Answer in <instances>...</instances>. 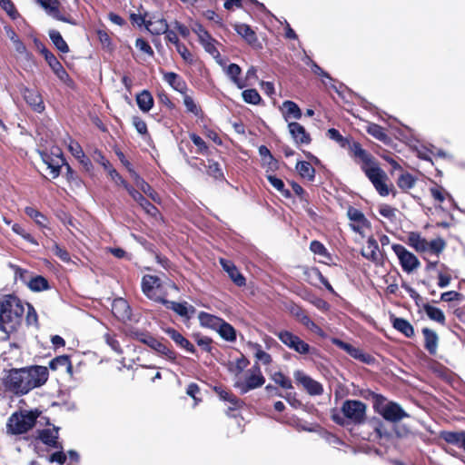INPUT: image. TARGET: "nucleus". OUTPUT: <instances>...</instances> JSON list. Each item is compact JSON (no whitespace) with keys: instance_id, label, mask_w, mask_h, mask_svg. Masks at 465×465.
Listing matches in <instances>:
<instances>
[{"instance_id":"16","label":"nucleus","mask_w":465,"mask_h":465,"mask_svg":"<svg viewBox=\"0 0 465 465\" xmlns=\"http://www.w3.org/2000/svg\"><path fill=\"white\" fill-rule=\"evenodd\" d=\"M365 175L371 182L380 195H389L390 189L386 183L387 176L378 165L371 169L365 170Z\"/></svg>"},{"instance_id":"24","label":"nucleus","mask_w":465,"mask_h":465,"mask_svg":"<svg viewBox=\"0 0 465 465\" xmlns=\"http://www.w3.org/2000/svg\"><path fill=\"white\" fill-rule=\"evenodd\" d=\"M288 129L292 138L293 139L296 145L310 144L312 142L311 134L306 129L297 122H292L288 124Z\"/></svg>"},{"instance_id":"59","label":"nucleus","mask_w":465,"mask_h":465,"mask_svg":"<svg viewBox=\"0 0 465 465\" xmlns=\"http://www.w3.org/2000/svg\"><path fill=\"white\" fill-rule=\"evenodd\" d=\"M272 381L282 389H292V380L282 371H276L272 376Z\"/></svg>"},{"instance_id":"60","label":"nucleus","mask_w":465,"mask_h":465,"mask_svg":"<svg viewBox=\"0 0 465 465\" xmlns=\"http://www.w3.org/2000/svg\"><path fill=\"white\" fill-rule=\"evenodd\" d=\"M12 231L15 233L20 235L24 240L30 242L31 244L35 245V246L38 245V242L36 241V239L31 233L27 232L25 231V229L21 224H19V223L12 224Z\"/></svg>"},{"instance_id":"11","label":"nucleus","mask_w":465,"mask_h":465,"mask_svg":"<svg viewBox=\"0 0 465 465\" xmlns=\"http://www.w3.org/2000/svg\"><path fill=\"white\" fill-rule=\"evenodd\" d=\"M41 158L43 162L51 170L52 177L57 178L60 175L61 168L65 164V158L59 147H53L51 152L41 151Z\"/></svg>"},{"instance_id":"64","label":"nucleus","mask_w":465,"mask_h":465,"mask_svg":"<svg viewBox=\"0 0 465 465\" xmlns=\"http://www.w3.org/2000/svg\"><path fill=\"white\" fill-rule=\"evenodd\" d=\"M132 124L136 129L137 133L143 136H150L147 124L140 116L134 115L132 117Z\"/></svg>"},{"instance_id":"36","label":"nucleus","mask_w":465,"mask_h":465,"mask_svg":"<svg viewBox=\"0 0 465 465\" xmlns=\"http://www.w3.org/2000/svg\"><path fill=\"white\" fill-rule=\"evenodd\" d=\"M225 73L231 81L239 88L242 89L247 86L246 80L240 77L242 74V68L237 64H230Z\"/></svg>"},{"instance_id":"40","label":"nucleus","mask_w":465,"mask_h":465,"mask_svg":"<svg viewBox=\"0 0 465 465\" xmlns=\"http://www.w3.org/2000/svg\"><path fill=\"white\" fill-rule=\"evenodd\" d=\"M295 168L302 178L309 182L314 181L316 171L309 162L298 161Z\"/></svg>"},{"instance_id":"55","label":"nucleus","mask_w":465,"mask_h":465,"mask_svg":"<svg viewBox=\"0 0 465 465\" xmlns=\"http://www.w3.org/2000/svg\"><path fill=\"white\" fill-rule=\"evenodd\" d=\"M242 96L246 104L257 105L262 102V97L260 94L254 88L243 90L242 93Z\"/></svg>"},{"instance_id":"43","label":"nucleus","mask_w":465,"mask_h":465,"mask_svg":"<svg viewBox=\"0 0 465 465\" xmlns=\"http://www.w3.org/2000/svg\"><path fill=\"white\" fill-rule=\"evenodd\" d=\"M25 213L30 217L39 227L47 228L48 218L35 207L26 206L25 208Z\"/></svg>"},{"instance_id":"51","label":"nucleus","mask_w":465,"mask_h":465,"mask_svg":"<svg viewBox=\"0 0 465 465\" xmlns=\"http://www.w3.org/2000/svg\"><path fill=\"white\" fill-rule=\"evenodd\" d=\"M327 136L335 141L341 148H348L350 143L353 141L351 137H344L341 135L339 130L335 128H330L327 131Z\"/></svg>"},{"instance_id":"62","label":"nucleus","mask_w":465,"mask_h":465,"mask_svg":"<svg viewBox=\"0 0 465 465\" xmlns=\"http://www.w3.org/2000/svg\"><path fill=\"white\" fill-rule=\"evenodd\" d=\"M183 95V104L186 107L188 113L193 114L195 116H199L202 114L201 107L196 104L193 98L187 94V92Z\"/></svg>"},{"instance_id":"56","label":"nucleus","mask_w":465,"mask_h":465,"mask_svg":"<svg viewBox=\"0 0 465 465\" xmlns=\"http://www.w3.org/2000/svg\"><path fill=\"white\" fill-rule=\"evenodd\" d=\"M191 141L197 147V153L200 154L207 155L210 153L209 147L203 139L195 133H191L189 134Z\"/></svg>"},{"instance_id":"45","label":"nucleus","mask_w":465,"mask_h":465,"mask_svg":"<svg viewBox=\"0 0 465 465\" xmlns=\"http://www.w3.org/2000/svg\"><path fill=\"white\" fill-rule=\"evenodd\" d=\"M201 164H203L206 170L207 173L213 177L215 180H223L224 174L220 166V163L213 159H208L207 164L204 163L203 160H201Z\"/></svg>"},{"instance_id":"53","label":"nucleus","mask_w":465,"mask_h":465,"mask_svg":"<svg viewBox=\"0 0 465 465\" xmlns=\"http://www.w3.org/2000/svg\"><path fill=\"white\" fill-rule=\"evenodd\" d=\"M266 178L269 183L273 186L285 198H291L292 193L290 190L285 188L284 183L282 179L276 177L273 174H266Z\"/></svg>"},{"instance_id":"57","label":"nucleus","mask_w":465,"mask_h":465,"mask_svg":"<svg viewBox=\"0 0 465 465\" xmlns=\"http://www.w3.org/2000/svg\"><path fill=\"white\" fill-rule=\"evenodd\" d=\"M250 345L255 350L254 356L258 361H262L264 365H270L272 363V356L262 349L261 344L251 343Z\"/></svg>"},{"instance_id":"33","label":"nucleus","mask_w":465,"mask_h":465,"mask_svg":"<svg viewBox=\"0 0 465 465\" xmlns=\"http://www.w3.org/2000/svg\"><path fill=\"white\" fill-rule=\"evenodd\" d=\"M421 332L424 337V349L430 355H436L439 344V336L437 332L428 327L422 328Z\"/></svg>"},{"instance_id":"58","label":"nucleus","mask_w":465,"mask_h":465,"mask_svg":"<svg viewBox=\"0 0 465 465\" xmlns=\"http://www.w3.org/2000/svg\"><path fill=\"white\" fill-rule=\"evenodd\" d=\"M416 183V179L410 173H404L400 175L397 181L398 186L402 190L411 189Z\"/></svg>"},{"instance_id":"54","label":"nucleus","mask_w":465,"mask_h":465,"mask_svg":"<svg viewBox=\"0 0 465 465\" xmlns=\"http://www.w3.org/2000/svg\"><path fill=\"white\" fill-rule=\"evenodd\" d=\"M450 269L445 264H440V270L438 272V286L440 288L447 287L451 281Z\"/></svg>"},{"instance_id":"1","label":"nucleus","mask_w":465,"mask_h":465,"mask_svg":"<svg viewBox=\"0 0 465 465\" xmlns=\"http://www.w3.org/2000/svg\"><path fill=\"white\" fill-rule=\"evenodd\" d=\"M49 378L48 368L32 365L24 368H12L2 379L5 391L16 396H23L46 383Z\"/></svg>"},{"instance_id":"31","label":"nucleus","mask_w":465,"mask_h":465,"mask_svg":"<svg viewBox=\"0 0 465 465\" xmlns=\"http://www.w3.org/2000/svg\"><path fill=\"white\" fill-rule=\"evenodd\" d=\"M164 331L180 348L193 354L196 352L194 345L177 330L167 328Z\"/></svg>"},{"instance_id":"63","label":"nucleus","mask_w":465,"mask_h":465,"mask_svg":"<svg viewBox=\"0 0 465 465\" xmlns=\"http://www.w3.org/2000/svg\"><path fill=\"white\" fill-rule=\"evenodd\" d=\"M310 250L314 254H318L322 257L331 259V254L329 253L327 248L320 241H317V240L312 241L310 243Z\"/></svg>"},{"instance_id":"49","label":"nucleus","mask_w":465,"mask_h":465,"mask_svg":"<svg viewBox=\"0 0 465 465\" xmlns=\"http://www.w3.org/2000/svg\"><path fill=\"white\" fill-rule=\"evenodd\" d=\"M49 37L54 44V45L63 54H66L70 51L67 43L64 40L62 35L57 30H50Z\"/></svg>"},{"instance_id":"35","label":"nucleus","mask_w":465,"mask_h":465,"mask_svg":"<svg viewBox=\"0 0 465 465\" xmlns=\"http://www.w3.org/2000/svg\"><path fill=\"white\" fill-rule=\"evenodd\" d=\"M392 327L407 338H412L415 335L414 328L409 321L404 318L391 316Z\"/></svg>"},{"instance_id":"27","label":"nucleus","mask_w":465,"mask_h":465,"mask_svg":"<svg viewBox=\"0 0 465 465\" xmlns=\"http://www.w3.org/2000/svg\"><path fill=\"white\" fill-rule=\"evenodd\" d=\"M48 65L52 69L53 73L55 74V76L64 83L66 86L70 88H74L75 85L74 81L72 79V77L68 74L66 70L64 68L62 64L59 62V60L54 56L53 59H51L48 63Z\"/></svg>"},{"instance_id":"7","label":"nucleus","mask_w":465,"mask_h":465,"mask_svg":"<svg viewBox=\"0 0 465 465\" xmlns=\"http://www.w3.org/2000/svg\"><path fill=\"white\" fill-rule=\"evenodd\" d=\"M141 286L143 294L155 302L162 303L167 297L163 281L158 276L145 274L142 278Z\"/></svg>"},{"instance_id":"23","label":"nucleus","mask_w":465,"mask_h":465,"mask_svg":"<svg viewBox=\"0 0 465 465\" xmlns=\"http://www.w3.org/2000/svg\"><path fill=\"white\" fill-rule=\"evenodd\" d=\"M331 343L339 349L346 351L351 357L355 360H359L361 362L369 363L371 356L362 351V350L354 347L353 345L343 341L338 338H333Z\"/></svg>"},{"instance_id":"61","label":"nucleus","mask_w":465,"mask_h":465,"mask_svg":"<svg viewBox=\"0 0 465 465\" xmlns=\"http://www.w3.org/2000/svg\"><path fill=\"white\" fill-rule=\"evenodd\" d=\"M27 312L25 315V323L27 326H34L36 329H39V322H38V314L35 309V307L27 302Z\"/></svg>"},{"instance_id":"21","label":"nucleus","mask_w":465,"mask_h":465,"mask_svg":"<svg viewBox=\"0 0 465 465\" xmlns=\"http://www.w3.org/2000/svg\"><path fill=\"white\" fill-rule=\"evenodd\" d=\"M37 3L48 12L54 19L67 24L74 25L73 18L70 15H64L60 12L59 0H36Z\"/></svg>"},{"instance_id":"39","label":"nucleus","mask_w":465,"mask_h":465,"mask_svg":"<svg viewBox=\"0 0 465 465\" xmlns=\"http://www.w3.org/2000/svg\"><path fill=\"white\" fill-rule=\"evenodd\" d=\"M282 107L284 109L283 116L286 121L289 118H293L295 120H300L302 116V113L299 105L293 101H284L282 103Z\"/></svg>"},{"instance_id":"9","label":"nucleus","mask_w":465,"mask_h":465,"mask_svg":"<svg viewBox=\"0 0 465 465\" xmlns=\"http://www.w3.org/2000/svg\"><path fill=\"white\" fill-rule=\"evenodd\" d=\"M265 383V378L262 373L260 364L255 362L246 372L244 381H237L234 387L238 388L242 394L260 388Z\"/></svg>"},{"instance_id":"6","label":"nucleus","mask_w":465,"mask_h":465,"mask_svg":"<svg viewBox=\"0 0 465 465\" xmlns=\"http://www.w3.org/2000/svg\"><path fill=\"white\" fill-rule=\"evenodd\" d=\"M368 393L374 400L373 408L379 412L384 420L391 422H397L405 417H409L408 413L394 401H386V398L368 390Z\"/></svg>"},{"instance_id":"12","label":"nucleus","mask_w":465,"mask_h":465,"mask_svg":"<svg viewBox=\"0 0 465 465\" xmlns=\"http://www.w3.org/2000/svg\"><path fill=\"white\" fill-rule=\"evenodd\" d=\"M391 249L397 255L403 272L411 273L420 267V262L419 259L403 245L394 243L391 245Z\"/></svg>"},{"instance_id":"10","label":"nucleus","mask_w":465,"mask_h":465,"mask_svg":"<svg viewBox=\"0 0 465 465\" xmlns=\"http://www.w3.org/2000/svg\"><path fill=\"white\" fill-rule=\"evenodd\" d=\"M348 150L350 156L356 163L360 164L364 173L365 170L371 169L378 165L372 154L363 149L359 142L353 140L351 143H350Z\"/></svg>"},{"instance_id":"47","label":"nucleus","mask_w":465,"mask_h":465,"mask_svg":"<svg viewBox=\"0 0 465 465\" xmlns=\"http://www.w3.org/2000/svg\"><path fill=\"white\" fill-rule=\"evenodd\" d=\"M27 285L33 292H43L50 289L48 280L42 275L32 277Z\"/></svg>"},{"instance_id":"37","label":"nucleus","mask_w":465,"mask_h":465,"mask_svg":"<svg viewBox=\"0 0 465 465\" xmlns=\"http://www.w3.org/2000/svg\"><path fill=\"white\" fill-rule=\"evenodd\" d=\"M136 104L141 111L148 113L153 108L154 100L148 90H143L136 94Z\"/></svg>"},{"instance_id":"4","label":"nucleus","mask_w":465,"mask_h":465,"mask_svg":"<svg viewBox=\"0 0 465 465\" xmlns=\"http://www.w3.org/2000/svg\"><path fill=\"white\" fill-rule=\"evenodd\" d=\"M41 413L38 409L18 410L13 412L7 419V434L17 436L27 433L35 426Z\"/></svg>"},{"instance_id":"30","label":"nucleus","mask_w":465,"mask_h":465,"mask_svg":"<svg viewBox=\"0 0 465 465\" xmlns=\"http://www.w3.org/2000/svg\"><path fill=\"white\" fill-rule=\"evenodd\" d=\"M233 28L236 33L247 42L248 45L252 47H261V44L258 41L256 33L249 25L235 24L233 25Z\"/></svg>"},{"instance_id":"32","label":"nucleus","mask_w":465,"mask_h":465,"mask_svg":"<svg viewBox=\"0 0 465 465\" xmlns=\"http://www.w3.org/2000/svg\"><path fill=\"white\" fill-rule=\"evenodd\" d=\"M440 439L445 442L454 445L460 449L465 450V431H450L441 430L439 435Z\"/></svg>"},{"instance_id":"29","label":"nucleus","mask_w":465,"mask_h":465,"mask_svg":"<svg viewBox=\"0 0 465 465\" xmlns=\"http://www.w3.org/2000/svg\"><path fill=\"white\" fill-rule=\"evenodd\" d=\"M163 80L175 91L185 94L188 90L185 80L174 72H163Z\"/></svg>"},{"instance_id":"20","label":"nucleus","mask_w":465,"mask_h":465,"mask_svg":"<svg viewBox=\"0 0 465 465\" xmlns=\"http://www.w3.org/2000/svg\"><path fill=\"white\" fill-rule=\"evenodd\" d=\"M126 191L130 196L143 208V210L152 217L160 215V211L149 200H147L138 190L130 185Z\"/></svg>"},{"instance_id":"22","label":"nucleus","mask_w":465,"mask_h":465,"mask_svg":"<svg viewBox=\"0 0 465 465\" xmlns=\"http://www.w3.org/2000/svg\"><path fill=\"white\" fill-rule=\"evenodd\" d=\"M147 346L172 362L176 361L177 352L172 349L171 344L167 341H162L153 337Z\"/></svg>"},{"instance_id":"19","label":"nucleus","mask_w":465,"mask_h":465,"mask_svg":"<svg viewBox=\"0 0 465 465\" xmlns=\"http://www.w3.org/2000/svg\"><path fill=\"white\" fill-rule=\"evenodd\" d=\"M304 280L314 287L323 285L330 292L334 293V289L330 282L322 275L317 267H307L303 271Z\"/></svg>"},{"instance_id":"18","label":"nucleus","mask_w":465,"mask_h":465,"mask_svg":"<svg viewBox=\"0 0 465 465\" xmlns=\"http://www.w3.org/2000/svg\"><path fill=\"white\" fill-rule=\"evenodd\" d=\"M59 430L60 427L55 425H53L52 429L38 430L37 439L47 447L56 450H63V444L58 440Z\"/></svg>"},{"instance_id":"14","label":"nucleus","mask_w":465,"mask_h":465,"mask_svg":"<svg viewBox=\"0 0 465 465\" xmlns=\"http://www.w3.org/2000/svg\"><path fill=\"white\" fill-rule=\"evenodd\" d=\"M19 92L23 95L27 105L35 113L41 114L45 111V105L40 92L31 89L24 84L19 85Z\"/></svg>"},{"instance_id":"3","label":"nucleus","mask_w":465,"mask_h":465,"mask_svg":"<svg viewBox=\"0 0 465 465\" xmlns=\"http://www.w3.org/2000/svg\"><path fill=\"white\" fill-rule=\"evenodd\" d=\"M341 413H332L331 420L339 426H360L367 420V405L359 400H345Z\"/></svg>"},{"instance_id":"5","label":"nucleus","mask_w":465,"mask_h":465,"mask_svg":"<svg viewBox=\"0 0 465 465\" xmlns=\"http://www.w3.org/2000/svg\"><path fill=\"white\" fill-rule=\"evenodd\" d=\"M406 242L422 256L426 253L439 256L446 247L444 239L439 237L429 242L418 232H410Z\"/></svg>"},{"instance_id":"25","label":"nucleus","mask_w":465,"mask_h":465,"mask_svg":"<svg viewBox=\"0 0 465 465\" xmlns=\"http://www.w3.org/2000/svg\"><path fill=\"white\" fill-rule=\"evenodd\" d=\"M361 254L377 265L382 263V255L379 251L378 242L373 236L368 238L366 246L361 249Z\"/></svg>"},{"instance_id":"2","label":"nucleus","mask_w":465,"mask_h":465,"mask_svg":"<svg viewBox=\"0 0 465 465\" xmlns=\"http://www.w3.org/2000/svg\"><path fill=\"white\" fill-rule=\"evenodd\" d=\"M24 314V304L17 296H4L0 301V330L8 336L16 332L22 326Z\"/></svg>"},{"instance_id":"52","label":"nucleus","mask_w":465,"mask_h":465,"mask_svg":"<svg viewBox=\"0 0 465 465\" xmlns=\"http://www.w3.org/2000/svg\"><path fill=\"white\" fill-rule=\"evenodd\" d=\"M128 336L135 341H138L145 345H148L153 337L148 331L140 330L138 328H132L128 331Z\"/></svg>"},{"instance_id":"48","label":"nucleus","mask_w":465,"mask_h":465,"mask_svg":"<svg viewBox=\"0 0 465 465\" xmlns=\"http://www.w3.org/2000/svg\"><path fill=\"white\" fill-rule=\"evenodd\" d=\"M220 336L227 341H236V331L227 322L223 320L220 325L217 328Z\"/></svg>"},{"instance_id":"44","label":"nucleus","mask_w":465,"mask_h":465,"mask_svg":"<svg viewBox=\"0 0 465 465\" xmlns=\"http://www.w3.org/2000/svg\"><path fill=\"white\" fill-rule=\"evenodd\" d=\"M423 311L431 321H434L441 325H445L446 317L440 309L429 303H425L423 304Z\"/></svg>"},{"instance_id":"8","label":"nucleus","mask_w":465,"mask_h":465,"mask_svg":"<svg viewBox=\"0 0 465 465\" xmlns=\"http://www.w3.org/2000/svg\"><path fill=\"white\" fill-rule=\"evenodd\" d=\"M274 334L286 347L301 355L317 354L316 348L312 347L309 343L290 331L282 330L275 331Z\"/></svg>"},{"instance_id":"38","label":"nucleus","mask_w":465,"mask_h":465,"mask_svg":"<svg viewBox=\"0 0 465 465\" xmlns=\"http://www.w3.org/2000/svg\"><path fill=\"white\" fill-rule=\"evenodd\" d=\"M60 367H64L66 372L70 375H73V365L68 355H60L56 356L49 362V368L52 371H57Z\"/></svg>"},{"instance_id":"13","label":"nucleus","mask_w":465,"mask_h":465,"mask_svg":"<svg viewBox=\"0 0 465 465\" xmlns=\"http://www.w3.org/2000/svg\"><path fill=\"white\" fill-rule=\"evenodd\" d=\"M193 31L197 35L199 42L205 52L210 54L213 58L220 57L221 54L216 47L218 44L217 40H215L201 24H196Z\"/></svg>"},{"instance_id":"42","label":"nucleus","mask_w":465,"mask_h":465,"mask_svg":"<svg viewBox=\"0 0 465 465\" xmlns=\"http://www.w3.org/2000/svg\"><path fill=\"white\" fill-rule=\"evenodd\" d=\"M146 29L152 34L155 35H163L167 30V26L169 25L167 21L163 18H159L156 20H149L144 23Z\"/></svg>"},{"instance_id":"26","label":"nucleus","mask_w":465,"mask_h":465,"mask_svg":"<svg viewBox=\"0 0 465 465\" xmlns=\"http://www.w3.org/2000/svg\"><path fill=\"white\" fill-rule=\"evenodd\" d=\"M161 304L164 305L167 309L173 311L176 314L189 320L195 312V308L188 305L186 302H177L165 299Z\"/></svg>"},{"instance_id":"34","label":"nucleus","mask_w":465,"mask_h":465,"mask_svg":"<svg viewBox=\"0 0 465 465\" xmlns=\"http://www.w3.org/2000/svg\"><path fill=\"white\" fill-rule=\"evenodd\" d=\"M136 184V186L148 197H150L153 202L159 203L160 196L158 193L136 172L133 176H131Z\"/></svg>"},{"instance_id":"17","label":"nucleus","mask_w":465,"mask_h":465,"mask_svg":"<svg viewBox=\"0 0 465 465\" xmlns=\"http://www.w3.org/2000/svg\"><path fill=\"white\" fill-rule=\"evenodd\" d=\"M347 216L350 221L352 222V223H351V227L355 232L363 235L364 229L371 228L370 221L365 217L364 213L361 210L353 206H349L347 210Z\"/></svg>"},{"instance_id":"28","label":"nucleus","mask_w":465,"mask_h":465,"mask_svg":"<svg viewBox=\"0 0 465 465\" xmlns=\"http://www.w3.org/2000/svg\"><path fill=\"white\" fill-rule=\"evenodd\" d=\"M220 263L223 269L228 273L231 280L239 287L246 284L245 277L239 272L234 263L226 259H220Z\"/></svg>"},{"instance_id":"50","label":"nucleus","mask_w":465,"mask_h":465,"mask_svg":"<svg viewBox=\"0 0 465 465\" xmlns=\"http://www.w3.org/2000/svg\"><path fill=\"white\" fill-rule=\"evenodd\" d=\"M199 321L203 326L217 329L223 319L205 312L199 313Z\"/></svg>"},{"instance_id":"46","label":"nucleus","mask_w":465,"mask_h":465,"mask_svg":"<svg viewBox=\"0 0 465 465\" xmlns=\"http://www.w3.org/2000/svg\"><path fill=\"white\" fill-rule=\"evenodd\" d=\"M113 312L119 319H124L130 314V306L124 299H116L113 302Z\"/></svg>"},{"instance_id":"15","label":"nucleus","mask_w":465,"mask_h":465,"mask_svg":"<svg viewBox=\"0 0 465 465\" xmlns=\"http://www.w3.org/2000/svg\"><path fill=\"white\" fill-rule=\"evenodd\" d=\"M294 379L297 384H301L306 392L311 396H320L323 393V386L319 381L313 380L302 371H294Z\"/></svg>"},{"instance_id":"41","label":"nucleus","mask_w":465,"mask_h":465,"mask_svg":"<svg viewBox=\"0 0 465 465\" xmlns=\"http://www.w3.org/2000/svg\"><path fill=\"white\" fill-rule=\"evenodd\" d=\"M366 132L377 140L388 143L391 140L385 128L378 124L370 123L366 127Z\"/></svg>"}]
</instances>
